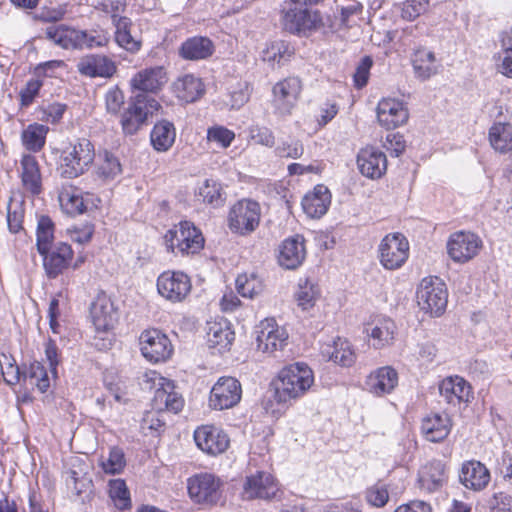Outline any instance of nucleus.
Masks as SVG:
<instances>
[{"instance_id": "f257e3e1", "label": "nucleus", "mask_w": 512, "mask_h": 512, "mask_svg": "<svg viewBox=\"0 0 512 512\" xmlns=\"http://www.w3.org/2000/svg\"><path fill=\"white\" fill-rule=\"evenodd\" d=\"M279 20L284 31L299 37H308L325 27L323 13L302 0H283Z\"/></svg>"}, {"instance_id": "f03ea898", "label": "nucleus", "mask_w": 512, "mask_h": 512, "mask_svg": "<svg viewBox=\"0 0 512 512\" xmlns=\"http://www.w3.org/2000/svg\"><path fill=\"white\" fill-rule=\"evenodd\" d=\"M314 383L312 369L303 362H296L284 367L272 382L273 398L281 405H288L292 400L304 396Z\"/></svg>"}, {"instance_id": "7ed1b4c3", "label": "nucleus", "mask_w": 512, "mask_h": 512, "mask_svg": "<svg viewBox=\"0 0 512 512\" xmlns=\"http://www.w3.org/2000/svg\"><path fill=\"white\" fill-rule=\"evenodd\" d=\"M155 123L153 128H174V121L163 111L162 105L155 98L143 94L131 97L128 107L121 116L123 128L127 126H142Z\"/></svg>"}, {"instance_id": "20e7f679", "label": "nucleus", "mask_w": 512, "mask_h": 512, "mask_svg": "<svg viewBox=\"0 0 512 512\" xmlns=\"http://www.w3.org/2000/svg\"><path fill=\"white\" fill-rule=\"evenodd\" d=\"M94 159V145L86 138L79 139L62 151L59 171L63 177L76 178L89 168Z\"/></svg>"}, {"instance_id": "39448f33", "label": "nucleus", "mask_w": 512, "mask_h": 512, "mask_svg": "<svg viewBox=\"0 0 512 512\" xmlns=\"http://www.w3.org/2000/svg\"><path fill=\"white\" fill-rule=\"evenodd\" d=\"M302 91L303 82L298 76H287L278 80L271 89L274 114L279 117L291 115L301 98Z\"/></svg>"}, {"instance_id": "423d86ee", "label": "nucleus", "mask_w": 512, "mask_h": 512, "mask_svg": "<svg viewBox=\"0 0 512 512\" xmlns=\"http://www.w3.org/2000/svg\"><path fill=\"white\" fill-rule=\"evenodd\" d=\"M447 302V288L441 279L438 277L422 279L417 290V303L421 310L438 317L444 313Z\"/></svg>"}, {"instance_id": "0eeeda50", "label": "nucleus", "mask_w": 512, "mask_h": 512, "mask_svg": "<svg viewBox=\"0 0 512 512\" xmlns=\"http://www.w3.org/2000/svg\"><path fill=\"white\" fill-rule=\"evenodd\" d=\"M165 243L171 252L189 255L203 248L204 238L192 222L182 221L178 227L166 233Z\"/></svg>"}, {"instance_id": "6e6552de", "label": "nucleus", "mask_w": 512, "mask_h": 512, "mask_svg": "<svg viewBox=\"0 0 512 512\" xmlns=\"http://www.w3.org/2000/svg\"><path fill=\"white\" fill-rule=\"evenodd\" d=\"M261 207L258 202L242 199L236 202L228 214V226L233 233L249 235L259 226Z\"/></svg>"}, {"instance_id": "1a4fd4ad", "label": "nucleus", "mask_w": 512, "mask_h": 512, "mask_svg": "<svg viewBox=\"0 0 512 512\" xmlns=\"http://www.w3.org/2000/svg\"><path fill=\"white\" fill-rule=\"evenodd\" d=\"M409 257V242L401 233L387 234L378 246V258L387 270L401 268Z\"/></svg>"}, {"instance_id": "9d476101", "label": "nucleus", "mask_w": 512, "mask_h": 512, "mask_svg": "<svg viewBox=\"0 0 512 512\" xmlns=\"http://www.w3.org/2000/svg\"><path fill=\"white\" fill-rule=\"evenodd\" d=\"M167 69L162 65L149 66L137 71L129 80L132 93L157 95L168 83Z\"/></svg>"}, {"instance_id": "9b49d317", "label": "nucleus", "mask_w": 512, "mask_h": 512, "mask_svg": "<svg viewBox=\"0 0 512 512\" xmlns=\"http://www.w3.org/2000/svg\"><path fill=\"white\" fill-rule=\"evenodd\" d=\"M142 356L151 363L168 360L173 353V346L166 334L158 329H147L139 336Z\"/></svg>"}, {"instance_id": "f8f14e48", "label": "nucleus", "mask_w": 512, "mask_h": 512, "mask_svg": "<svg viewBox=\"0 0 512 512\" xmlns=\"http://www.w3.org/2000/svg\"><path fill=\"white\" fill-rule=\"evenodd\" d=\"M257 351L269 356H277L288 345L287 330L274 319H265L260 323L256 338Z\"/></svg>"}, {"instance_id": "ddd939ff", "label": "nucleus", "mask_w": 512, "mask_h": 512, "mask_svg": "<svg viewBox=\"0 0 512 512\" xmlns=\"http://www.w3.org/2000/svg\"><path fill=\"white\" fill-rule=\"evenodd\" d=\"M149 380H152L156 385L155 394L153 397L154 408L158 411H170L178 413L184 406L183 397L175 390L174 383L162 377L156 372H151Z\"/></svg>"}, {"instance_id": "4468645a", "label": "nucleus", "mask_w": 512, "mask_h": 512, "mask_svg": "<svg viewBox=\"0 0 512 512\" xmlns=\"http://www.w3.org/2000/svg\"><path fill=\"white\" fill-rule=\"evenodd\" d=\"M482 247V240L471 232L453 233L447 242L449 257L457 263H465L474 258Z\"/></svg>"}, {"instance_id": "2eb2a0df", "label": "nucleus", "mask_w": 512, "mask_h": 512, "mask_svg": "<svg viewBox=\"0 0 512 512\" xmlns=\"http://www.w3.org/2000/svg\"><path fill=\"white\" fill-rule=\"evenodd\" d=\"M221 482L214 475L203 473L188 479V493L197 503L214 504L221 497Z\"/></svg>"}, {"instance_id": "dca6fc26", "label": "nucleus", "mask_w": 512, "mask_h": 512, "mask_svg": "<svg viewBox=\"0 0 512 512\" xmlns=\"http://www.w3.org/2000/svg\"><path fill=\"white\" fill-rule=\"evenodd\" d=\"M240 382L233 377H221L211 389L209 403L217 410L235 406L241 399Z\"/></svg>"}, {"instance_id": "f3484780", "label": "nucleus", "mask_w": 512, "mask_h": 512, "mask_svg": "<svg viewBox=\"0 0 512 512\" xmlns=\"http://www.w3.org/2000/svg\"><path fill=\"white\" fill-rule=\"evenodd\" d=\"M159 294L171 302H181L191 290L189 277L182 272H163L157 279Z\"/></svg>"}, {"instance_id": "a211bd4d", "label": "nucleus", "mask_w": 512, "mask_h": 512, "mask_svg": "<svg viewBox=\"0 0 512 512\" xmlns=\"http://www.w3.org/2000/svg\"><path fill=\"white\" fill-rule=\"evenodd\" d=\"M197 447L204 453L216 456L224 453L230 444L228 435L213 425H203L194 431Z\"/></svg>"}, {"instance_id": "6ab92c4d", "label": "nucleus", "mask_w": 512, "mask_h": 512, "mask_svg": "<svg viewBox=\"0 0 512 512\" xmlns=\"http://www.w3.org/2000/svg\"><path fill=\"white\" fill-rule=\"evenodd\" d=\"M40 255L42 256L43 268L47 277L55 279L71 265L74 252L69 244L58 242Z\"/></svg>"}, {"instance_id": "aec40b11", "label": "nucleus", "mask_w": 512, "mask_h": 512, "mask_svg": "<svg viewBox=\"0 0 512 512\" xmlns=\"http://www.w3.org/2000/svg\"><path fill=\"white\" fill-rule=\"evenodd\" d=\"M364 332L370 346L382 349L393 344L396 324L388 317L378 316L365 325Z\"/></svg>"}, {"instance_id": "412c9836", "label": "nucleus", "mask_w": 512, "mask_h": 512, "mask_svg": "<svg viewBox=\"0 0 512 512\" xmlns=\"http://www.w3.org/2000/svg\"><path fill=\"white\" fill-rule=\"evenodd\" d=\"M377 119L385 128H399L407 123L409 112L402 101L382 98L377 105Z\"/></svg>"}, {"instance_id": "4be33fe9", "label": "nucleus", "mask_w": 512, "mask_h": 512, "mask_svg": "<svg viewBox=\"0 0 512 512\" xmlns=\"http://www.w3.org/2000/svg\"><path fill=\"white\" fill-rule=\"evenodd\" d=\"M357 166L363 176L380 179L387 170V157L378 148L367 146L358 152Z\"/></svg>"}, {"instance_id": "5701e85b", "label": "nucleus", "mask_w": 512, "mask_h": 512, "mask_svg": "<svg viewBox=\"0 0 512 512\" xmlns=\"http://www.w3.org/2000/svg\"><path fill=\"white\" fill-rule=\"evenodd\" d=\"M18 174L25 194L36 196L42 192V174L39 162L35 156L31 154L22 155Z\"/></svg>"}, {"instance_id": "b1692460", "label": "nucleus", "mask_w": 512, "mask_h": 512, "mask_svg": "<svg viewBox=\"0 0 512 512\" xmlns=\"http://www.w3.org/2000/svg\"><path fill=\"white\" fill-rule=\"evenodd\" d=\"M278 492V485L274 477L266 472H257L246 479L243 498L247 500L260 498L270 499Z\"/></svg>"}, {"instance_id": "393cba45", "label": "nucleus", "mask_w": 512, "mask_h": 512, "mask_svg": "<svg viewBox=\"0 0 512 512\" xmlns=\"http://www.w3.org/2000/svg\"><path fill=\"white\" fill-rule=\"evenodd\" d=\"M78 72L86 77L96 78L112 77L117 66L108 56L101 54H91L80 59L77 64Z\"/></svg>"}, {"instance_id": "a878e982", "label": "nucleus", "mask_w": 512, "mask_h": 512, "mask_svg": "<svg viewBox=\"0 0 512 512\" xmlns=\"http://www.w3.org/2000/svg\"><path fill=\"white\" fill-rule=\"evenodd\" d=\"M91 318L97 332H108L117 323L118 314L112 301L99 296L91 305Z\"/></svg>"}, {"instance_id": "bb28decb", "label": "nucleus", "mask_w": 512, "mask_h": 512, "mask_svg": "<svg viewBox=\"0 0 512 512\" xmlns=\"http://www.w3.org/2000/svg\"><path fill=\"white\" fill-rule=\"evenodd\" d=\"M306 249L304 238L300 235L285 239L279 247L278 263L289 270L298 268L304 261Z\"/></svg>"}, {"instance_id": "cd10ccee", "label": "nucleus", "mask_w": 512, "mask_h": 512, "mask_svg": "<svg viewBox=\"0 0 512 512\" xmlns=\"http://www.w3.org/2000/svg\"><path fill=\"white\" fill-rule=\"evenodd\" d=\"M460 482L473 491H482L490 482V472L480 461H465L459 473Z\"/></svg>"}, {"instance_id": "c85d7f7f", "label": "nucleus", "mask_w": 512, "mask_h": 512, "mask_svg": "<svg viewBox=\"0 0 512 512\" xmlns=\"http://www.w3.org/2000/svg\"><path fill=\"white\" fill-rule=\"evenodd\" d=\"M215 52L213 41L206 36H192L183 41L178 55L183 60L201 61L210 58Z\"/></svg>"}, {"instance_id": "c756f323", "label": "nucleus", "mask_w": 512, "mask_h": 512, "mask_svg": "<svg viewBox=\"0 0 512 512\" xmlns=\"http://www.w3.org/2000/svg\"><path fill=\"white\" fill-rule=\"evenodd\" d=\"M439 393L448 404L453 406L469 402L472 394L470 384L459 376L443 379L439 385Z\"/></svg>"}, {"instance_id": "7c9ffc66", "label": "nucleus", "mask_w": 512, "mask_h": 512, "mask_svg": "<svg viewBox=\"0 0 512 512\" xmlns=\"http://www.w3.org/2000/svg\"><path fill=\"white\" fill-rule=\"evenodd\" d=\"M207 345L218 353L228 350L234 340V333L231 331L226 320L207 322L206 327Z\"/></svg>"}, {"instance_id": "2f4dec72", "label": "nucleus", "mask_w": 512, "mask_h": 512, "mask_svg": "<svg viewBox=\"0 0 512 512\" xmlns=\"http://www.w3.org/2000/svg\"><path fill=\"white\" fill-rule=\"evenodd\" d=\"M331 203V194L324 185H316L302 199V208L310 218H320L326 214Z\"/></svg>"}, {"instance_id": "473e14b6", "label": "nucleus", "mask_w": 512, "mask_h": 512, "mask_svg": "<svg viewBox=\"0 0 512 512\" xmlns=\"http://www.w3.org/2000/svg\"><path fill=\"white\" fill-rule=\"evenodd\" d=\"M398 384V374L390 366L378 368L371 373L366 381L369 392L376 396L391 393Z\"/></svg>"}, {"instance_id": "72a5a7b5", "label": "nucleus", "mask_w": 512, "mask_h": 512, "mask_svg": "<svg viewBox=\"0 0 512 512\" xmlns=\"http://www.w3.org/2000/svg\"><path fill=\"white\" fill-rule=\"evenodd\" d=\"M172 91L180 101L191 103L204 94L205 86L200 78L185 74L174 81Z\"/></svg>"}, {"instance_id": "f704fd0d", "label": "nucleus", "mask_w": 512, "mask_h": 512, "mask_svg": "<svg viewBox=\"0 0 512 512\" xmlns=\"http://www.w3.org/2000/svg\"><path fill=\"white\" fill-rule=\"evenodd\" d=\"M123 172L119 158L107 151L99 152L94 168V176L101 183H108L119 177Z\"/></svg>"}, {"instance_id": "c9c22d12", "label": "nucleus", "mask_w": 512, "mask_h": 512, "mask_svg": "<svg viewBox=\"0 0 512 512\" xmlns=\"http://www.w3.org/2000/svg\"><path fill=\"white\" fill-rule=\"evenodd\" d=\"M445 465L434 460L423 466L419 472V488L431 493L443 486L446 481Z\"/></svg>"}, {"instance_id": "e433bc0d", "label": "nucleus", "mask_w": 512, "mask_h": 512, "mask_svg": "<svg viewBox=\"0 0 512 512\" xmlns=\"http://www.w3.org/2000/svg\"><path fill=\"white\" fill-rule=\"evenodd\" d=\"M115 43L130 54H137L143 46V40L140 35H133V22L129 19H118V24L114 25Z\"/></svg>"}, {"instance_id": "4c0bfd02", "label": "nucleus", "mask_w": 512, "mask_h": 512, "mask_svg": "<svg viewBox=\"0 0 512 512\" xmlns=\"http://www.w3.org/2000/svg\"><path fill=\"white\" fill-rule=\"evenodd\" d=\"M45 35L63 49L79 50L82 37L79 29L65 24L51 25L46 28Z\"/></svg>"}, {"instance_id": "58836bf2", "label": "nucleus", "mask_w": 512, "mask_h": 512, "mask_svg": "<svg viewBox=\"0 0 512 512\" xmlns=\"http://www.w3.org/2000/svg\"><path fill=\"white\" fill-rule=\"evenodd\" d=\"M451 421L447 415L438 413L425 417L422 421L421 431L426 440L440 442L450 433Z\"/></svg>"}, {"instance_id": "ea45409f", "label": "nucleus", "mask_w": 512, "mask_h": 512, "mask_svg": "<svg viewBox=\"0 0 512 512\" xmlns=\"http://www.w3.org/2000/svg\"><path fill=\"white\" fill-rule=\"evenodd\" d=\"M58 200L66 214L78 215L86 210L81 190L73 185H63Z\"/></svg>"}, {"instance_id": "a19ab883", "label": "nucleus", "mask_w": 512, "mask_h": 512, "mask_svg": "<svg viewBox=\"0 0 512 512\" xmlns=\"http://www.w3.org/2000/svg\"><path fill=\"white\" fill-rule=\"evenodd\" d=\"M412 66L418 78L429 79L437 73V61L434 52L418 48L412 55Z\"/></svg>"}, {"instance_id": "79ce46f5", "label": "nucleus", "mask_w": 512, "mask_h": 512, "mask_svg": "<svg viewBox=\"0 0 512 512\" xmlns=\"http://www.w3.org/2000/svg\"><path fill=\"white\" fill-rule=\"evenodd\" d=\"M295 54V48L287 41L271 42L263 50V61L271 65L282 66L289 62Z\"/></svg>"}, {"instance_id": "37998d69", "label": "nucleus", "mask_w": 512, "mask_h": 512, "mask_svg": "<svg viewBox=\"0 0 512 512\" xmlns=\"http://www.w3.org/2000/svg\"><path fill=\"white\" fill-rule=\"evenodd\" d=\"M323 354L341 366L349 367L355 362V353L352 350L351 344L346 339L337 338L333 346L327 347Z\"/></svg>"}, {"instance_id": "c03bdc74", "label": "nucleus", "mask_w": 512, "mask_h": 512, "mask_svg": "<svg viewBox=\"0 0 512 512\" xmlns=\"http://www.w3.org/2000/svg\"><path fill=\"white\" fill-rule=\"evenodd\" d=\"M320 296V290L317 284L309 279H300L298 289L295 293V299L299 307L303 310L312 308Z\"/></svg>"}, {"instance_id": "a18cd8bd", "label": "nucleus", "mask_w": 512, "mask_h": 512, "mask_svg": "<svg viewBox=\"0 0 512 512\" xmlns=\"http://www.w3.org/2000/svg\"><path fill=\"white\" fill-rule=\"evenodd\" d=\"M54 240V224L47 216H42L38 220L36 230V246L39 254H43L47 249L52 248L56 243Z\"/></svg>"}, {"instance_id": "49530a36", "label": "nucleus", "mask_w": 512, "mask_h": 512, "mask_svg": "<svg viewBox=\"0 0 512 512\" xmlns=\"http://www.w3.org/2000/svg\"><path fill=\"white\" fill-rule=\"evenodd\" d=\"M198 196L204 203L219 207L225 201L224 192L221 184L213 179H206L199 187Z\"/></svg>"}, {"instance_id": "de8ad7c7", "label": "nucleus", "mask_w": 512, "mask_h": 512, "mask_svg": "<svg viewBox=\"0 0 512 512\" xmlns=\"http://www.w3.org/2000/svg\"><path fill=\"white\" fill-rule=\"evenodd\" d=\"M237 292L246 298H254L263 290L262 282L254 274H241L236 278Z\"/></svg>"}, {"instance_id": "09e8293b", "label": "nucleus", "mask_w": 512, "mask_h": 512, "mask_svg": "<svg viewBox=\"0 0 512 512\" xmlns=\"http://www.w3.org/2000/svg\"><path fill=\"white\" fill-rule=\"evenodd\" d=\"M109 496L115 507L120 510L128 508L131 504L130 494L126 483L122 479H113L109 482Z\"/></svg>"}, {"instance_id": "8fccbe9b", "label": "nucleus", "mask_w": 512, "mask_h": 512, "mask_svg": "<svg viewBox=\"0 0 512 512\" xmlns=\"http://www.w3.org/2000/svg\"><path fill=\"white\" fill-rule=\"evenodd\" d=\"M126 465L124 452L119 447H112L107 458L102 457L100 466L106 474H119Z\"/></svg>"}, {"instance_id": "3c124183", "label": "nucleus", "mask_w": 512, "mask_h": 512, "mask_svg": "<svg viewBox=\"0 0 512 512\" xmlns=\"http://www.w3.org/2000/svg\"><path fill=\"white\" fill-rule=\"evenodd\" d=\"M80 33L82 37L79 41V50L106 47L110 42L108 32L105 30H80Z\"/></svg>"}, {"instance_id": "603ef678", "label": "nucleus", "mask_w": 512, "mask_h": 512, "mask_svg": "<svg viewBox=\"0 0 512 512\" xmlns=\"http://www.w3.org/2000/svg\"><path fill=\"white\" fill-rule=\"evenodd\" d=\"M25 377H28L41 393H45L50 387L47 371L41 362H32Z\"/></svg>"}, {"instance_id": "864d4df0", "label": "nucleus", "mask_w": 512, "mask_h": 512, "mask_svg": "<svg viewBox=\"0 0 512 512\" xmlns=\"http://www.w3.org/2000/svg\"><path fill=\"white\" fill-rule=\"evenodd\" d=\"M373 66V59L371 56H364L356 66L353 74V86L361 90L367 86L370 79V70Z\"/></svg>"}, {"instance_id": "5fc2aeb1", "label": "nucleus", "mask_w": 512, "mask_h": 512, "mask_svg": "<svg viewBox=\"0 0 512 512\" xmlns=\"http://www.w3.org/2000/svg\"><path fill=\"white\" fill-rule=\"evenodd\" d=\"M48 130H23L22 144L31 152H39L45 145Z\"/></svg>"}, {"instance_id": "6e6d98bb", "label": "nucleus", "mask_w": 512, "mask_h": 512, "mask_svg": "<svg viewBox=\"0 0 512 512\" xmlns=\"http://www.w3.org/2000/svg\"><path fill=\"white\" fill-rule=\"evenodd\" d=\"M43 86V80L38 77L28 80L19 92V104L21 107L30 106Z\"/></svg>"}, {"instance_id": "4d7b16f0", "label": "nucleus", "mask_w": 512, "mask_h": 512, "mask_svg": "<svg viewBox=\"0 0 512 512\" xmlns=\"http://www.w3.org/2000/svg\"><path fill=\"white\" fill-rule=\"evenodd\" d=\"M430 0H405L401 6V17L413 21L428 10Z\"/></svg>"}, {"instance_id": "13d9d810", "label": "nucleus", "mask_w": 512, "mask_h": 512, "mask_svg": "<svg viewBox=\"0 0 512 512\" xmlns=\"http://www.w3.org/2000/svg\"><path fill=\"white\" fill-rule=\"evenodd\" d=\"M489 141L501 153L512 151V130H490Z\"/></svg>"}, {"instance_id": "bf43d9fd", "label": "nucleus", "mask_w": 512, "mask_h": 512, "mask_svg": "<svg viewBox=\"0 0 512 512\" xmlns=\"http://www.w3.org/2000/svg\"><path fill=\"white\" fill-rule=\"evenodd\" d=\"M176 138L175 130H151L150 140L154 149L160 152L167 151Z\"/></svg>"}, {"instance_id": "052dcab7", "label": "nucleus", "mask_w": 512, "mask_h": 512, "mask_svg": "<svg viewBox=\"0 0 512 512\" xmlns=\"http://www.w3.org/2000/svg\"><path fill=\"white\" fill-rule=\"evenodd\" d=\"M367 503L373 507H384L389 501V492L385 485L375 484L365 491Z\"/></svg>"}, {"instance_id": "680f3d73", "label": "nucleus", "mask_w": 512, "mask_h": 512, "mask_svg": "<svg viewBox=\"0 0 512 512\" xmlns=\"http://www.w3.org/2000/svg\"><path fill=\"white\" fill-rule=\"evenodd\" d=\"M160 412H146L141 420V429L144 434H160L163 431L165 422L160 418Z\"/></svg>"}, {"instance_id": "e2e57ef3", "label": "nucleus", "mask_w": 512, "mask_h": 512, "mask_svg": "<svg viewBox=\"0 0 512 512\" xmlns=\"http://www.w3.org/2000/svg\"><path fill=\"white\" fill-rule=\"evenodd\" d=\"M384 148L390 152L391 156L398 157L406 148V140L403 134L389 130L383 143Z\"/></svg>"}, {"instance_id": "0e129e2a", "label": "nucleus", "mask_w": 512, "mask_h": 512, "mask_svg": "<svg viewBox=\"0 0 512 512\" xmlns=\"http://www.w3.org/2000/svg\"><path fill=\"white\" fill-rule=\"evenodd\" d=\"M101 10L109 14L113 26L118 24V19H129V17L122 16L126 10V2L124 0H107L100 4Z\"/></svg>"}, {"instance_id": "69168bd1", "label": "nucleus", "mask_w": 512, "mask_h": 512, "mask_svg": "<svg viewBox=\"0 0 512 512\" xmlns=\"http://www.w3.org/2000/svg\"><path fill=\"white\" fill-rule=\"evenodd\" d=\"M125 102L124 92L118 87H112L105 95V103L107 111L117 114L121 111Z\"/></svg>"}, {"instance_id": "338daca9", "label": "nucleus", "mask_w": 512, "mask_h": 512, "mask_svg": "<svg viewBox=\"0 0 512 512\" xmlns=\"http://www.w3.org/2000/svg\"><path fill=\"white\" fill-rule=\"evenodd\" d=\"M67 110V105L64 103H51L43 109L42 120L46 123L56 125L63 118L64 113Z\"/></svg>"}, {"instance_id": "774afa93", "label": "nucleus", "mask_w": 512, "mask_h": 512, "mask_svg": "<svg viewBox=\"0 0 512 512\" xmlns=\"http://www.w3.org/2000/svg\"><path fill=\"white\" fill-rule=\"evenodd\" d=\"M67 485L78 495L85 492L91 486V480L84 474L80 475L75 470H70L66 479Z\"/></svg>"}]
</instances>
